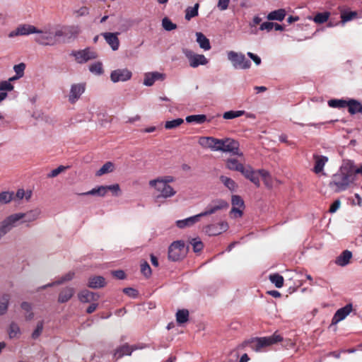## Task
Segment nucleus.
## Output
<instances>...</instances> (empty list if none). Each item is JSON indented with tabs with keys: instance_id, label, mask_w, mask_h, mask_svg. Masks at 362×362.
<instances>
[{
	"instance_id": "9",
	"label": "nucleus",
	"mask_w": 362,
	"mask_h": 362,
	"mask_svg": "<svg viewBox=\"0 0 362 362\" xmlns=\"http://www.w3.org/2000/svg\"><path fill=\"white\" fill-rule=\"evenodd\" d=\"M183 53L189 60V66L196 68L199 65H205L208 63L207 59L203 54H195L193 51L184 49Z\"/></svg>"
},
{
	"instance_id": "10",
	"label": "nucleus",
	"mask_w": 362,
	"mask_h": 362,
	"mask_svg": "<svg viewBox=\"0 0 362 362\" xmlns=\"http://www.w3.org/2000/svg\"><path fill=\"white\" fill-rule=\"evenodd\" d=\"M220 139L213 136H200L198 144L203 148L210 149L212 151H218Z\"/></svg>"
},
{
	"instance_id": "56",
	"label": "nucleus",
	"mask_w": 362,
	"mask_h": 362,
	"mask_svg": "<svg viewBox=\"0 0 362 362\" xmlns=\"http://www.w3.org/2000/svg\"><path fill=\"white\" fill-rule=\"evenodd\" d=\"M191 245H192L193 250L194 252H199L202 250L204 247V245L202 242L199 240V238H193L191 242Z\"/></svg>"
},
{
	"instance_id": "24",
	"label": "nucleus",
	"mask_w": 362,
	"mask_h": 362,
	"mask_svg": "<svg viewBox=\"0 0 362 362\" xmlns=\"http://www.w3.org/2000/svg\"><path fill=\"white\" fill-rule=\"evenodd\" d=\"M164 78V75L158 72L147 73L144 76V84L146 86H151L156 81L163 80Z\"/></svg>"
},
{
	"instance_id": "39",
	"label": "nucleus",
	"mask_w": 362,
	"mask_h": 362,
	"mask_svg": "<svg viewBox=\"0 0 362 362\" xmlns=\"http://www.w3.org/2000/svg\"><path fill=\"white\" fill-rule=\"evenodd\" d=\"M189 320V311L185 309L179 310L176 313V320L178 324H183Z\"/></svg>"
},
{
	"instance_id": "63",
	"label": "nucleus",
	"mask_w": 362,
	"mask_h": 362,
	"mask_svg": "<svg viewBox=\"0 0 362 362\" xmlns=\"http://www.w3.org/2000/svg\"><path fill=\"white\" fill-rule=\"evenodd\" d=\"M230 0H218L217 6L220 11H225L228 8Z\"/></svg>"
},
{
	"instance_id": "26",
	"label": "nucleus",
	"mask_w": 362,
	"mask_h": 362,
	"mask_svg": "<svg viewBox=\"0 0 362 362\" xmlns=\"http://www.w3.org/2000/svg\"><path fill=\"white\" fill-rule=\"evenodd\" d=\"M226 166L230 170L240 172V173L245 168L242 163L239 162L237 158H228L226 161Z\"/></svg>"
},
{
	"instance_id": "11",
	"label": "nucleus",
	"mask_w": 362,
	"mask_h": 362,
	"mask_svg": "<svg viewBox=\"0 0 362 362\" xmlns=\"http://www.w3.org/2000/svg\"><path fill=\"white\" fill-rule=\"evenodd\" d=\"M228 207V204L227 202L223 199H217L213 202L212 204L208 206L206 209L199 214V217H203L206 216H209L216 213L218 210H221L223 209H227Z\"/></svg>"
},
{
	"instance_id": "47",
	"label": "nucleus",
	"mask_w": 362,
	"mask_h": 362,
	"mask_svg": "<svg viewBox=\"0 0 362 362\" xmlns=\"http://www.w3.org/2000/svg\"><path fill=\"white\" fill-rule=\"evenodd\" d=\"M330 16V13L327 11L322 13H317L314 17V21L316 23H324L327 21Z\"/></svg>"
},
{
	"instance_id": "7",
	"label": "nucleus",
	"mask_w": 362,
	"mask_h": 362,
	"mask_svg": "<svg viewBox=\"0 0 362 362\" xmlns=\"http://www.w3.org/2000/svg\"><path fill=\"white\" fill-rule=\"evenodd\" d=\"M156 182V181H149V185L160 193L156 197L157 199L160 198H170L176 194V191L170 185Z\"/></svg>"
},
{
	"instance_id": "1",
	"label": "nucleus",
	"mask_w": 362,
	"mask_h": 362,
	"mask_svg": "<svg viewBox=\"0 0 362 362\" xmlns=\"http://www.w3.org/2000/svg\"><path fill=\"white\" fill-rule=\"evenodd\" d=\"M356 165L354 163L349 161L340 169V171L334 174L330 186H335L337 191H344L347 189L349 185L356 180Z\"/></svg>"
},
{
	"instance_id": "35",
	"label": "nucleus",
	"mask_w": 362,
	"mask_h": 362,
	"mask_svg": "<svg viewBox=\"0 0 362 362\" xmlns=\"http://www.w3.org/2000/svg\"><path fill=\"white\" fill-rule=\"evenodd\" d=\"M197 41L199 43L201 48L204 50H209L211 49L210 42L208 38L202 33H197Z\"/></svg>"
},
{
	"instance_id": "62",
	"label": "nucleus",
	"mask_w": 362,
	"mask_h": 362,
	"mask_svg": "<svg viewBox=\"0 0 362 362\" xmlns=\"http://www.w3.org/2000/svg\"><path fill=\"white\" fill-rule=\"evenodd\" d=\"M107 192L111 191L114 195L117 196L119 192H120V187L118 184H115L112 185H107Z\"/></svg>"
},
{
	"instance_id": "13",
	"label": "nucleus",
	"mask_w": 362,
	"mask_h": 362,
	"mask_svg": "<svg viewBox=\"0 0 362 362\" xmlns=\"http://www.w3.org/2000/svg\"><path fill=\"white\" fill-rule=\"evenodd\" d=\"M35 33H39L38 29L34 25L29 24H22L17 27V28L11 32L8 35L10 37H13L18 35H28Z\"/></svg>"
},
{
	"instance_id": "5",
	"label": "nucleus",
	"mask_w": 362,
	"mask_h": 362,
	"mask_svg": "<svg viewBox=\"0 0 362 362\" xmlns=\"http://www.w3.org/2000/svg\"><path fill=\"white\" fill-rule=\"evenodd\" d=\"M39 33H35L38 34L35 37V41L39 45L47 46V45H54L57 43V40L54 39L53 30L50 28L45 27L43 30H39Z\"/></svg>"
},
{
	"instance_id": "15",
	"label": "nucleus",
	"mask_w": 362,
	"mask_h": 362,
	"mask_svg": "<svg viewBox=\"0 0 362 362\" xmlns=\"http://www.w3.org/2000/svg\"><path fill=\"white\" fill-rule=\"evenodd\" d=\"M228 225L226 222H221L216 224L208 225L205 227L204 231L209 235H218L228 230Z\"/></svg>"
},
{
	"instance_id": "30",
	"label": "nucleus",
	"mask_w": 362,
	"mask_h": 362,
	"mask_svg": "<svg viewBox=\"0 0 362 362\" xmlns=\"http://www.w3.org/2000/svg\"><path fill=\"white\" fill-rule=\"evenodd\" d=\"M74 293V288L66 287L64 288L59 294L58 301L61 303L67 302L71 298Z\"/></svg>"
},
{
	"instance_id": "25",
	"label": "nucleus",
	"mask_w": 362,
	"mask_h": 362,
	"mask_svg": "<svg viewBox=\"0 0 362 362\" xmlns=\"http://www.w3.org/2000/svg\"><path fill=\"white\" fill-rule=\"evenodd\" d=\"M138 349L139 347L136 346H129L125 344L116 349L115 355L117 356L118 358L123 357L124 355L130 356L134 350Z\"/></svg>"
},
{
	"instance_id": "41",
	"label": "nucleus",
	"mask_w": 362,
	"mask_h": 362,
	"mask_svg": "<svg viewBox=\"0 0 362 362\" xmlns=\"http://www.w3.org/2000/svg\"><path fill=\"white\" fill-rule=\"evenodd\" d=\"M348 100L342 99H332L328 101V105L333 108H343L347 106Z\"/></svg>"
},
{
	"instance_id": "59",
	"label": "nucleus",
	"mask_w": 362,
	"mask_h": 362,
	"mask_svg": "<svg viewBox=\"0 0 362 362\" xmlns=\"http://www.w3.org/2000/svg\"><path fill=\"white\" fill-rule=\"evenodd\" d=\"M68 167L64 165H59L58 168L52 170L49 174V177H55L61 173L64 172Z\"/></svg>"
},
{
	"instance_id": "51",
	"label": "nucleus",
	"mask_w": 362,
	"mask_h": 362,
	"mask_svg": "<svg viewBox=\"0 0 362 362\" xmlns=\"http://www.w3.org/2000/svg\"><path fill=\"white\" fill-rule=\"evenodd\" d=\"M10 297L8 294H5L0 299V315L4 314L8 308V304Z\"/></svg>"
},
{
	"instance_id": "6",
	"label": "nucleus",
	"mask_w": 362,
	"mask_h": 362,
	"mask_svg": "<svg viewBox=\"0 0 362 362\" xmlns=\"http://www.w3.org/2000/svg\"><path fill=\"white\" fill-rule=\"evenodd\" d=\"M228 59L235 69H247L251 66L250 61L242 53L230 51L228 52Z\"/></svg>"
},
{
	"instance_id": "57",
	"label": "nucleus",
	"mask_w": 362,
	"mask_h": 362,
	"mask_svg": "<svg viewBox=\"0 0 362 362\" xmlns=\"http://www.w3.org/2000/svg\"><path fill=\"white\" fill-rule=\"evenodd\" d=\"M43 326L44 322L42 320L37 322L35 329L32 333V338L33 339H36L40 336L43 330Z\"/></svg>"
},
{
	"instance_id": "34",
	"label": "nucleus",
	"mask_w": 362,
	"mask_h": 362,
	"mask_svg": "<svg viewBox=\"0 0 362 362\" xmlns=\"http://www.w3.org/2000/svg\"><path fill=\"white\" fill-rule=\"evenodd\" d=\"M286 16V11L283 8L275 10L270 12L267 16V19L269 21H282Z\"/></svg>"
},
{
	"instance_id": "21",
	"label": "nucleus",
	"mask_w": 362,
	"mask_h": 362,
	"mask_svg": "<svg viewBox=\"0 0 362 362\" xmlns=\"http://www.w3.org/2000/svg\"><path fill=\"white\" fill-rule=\"evenodd\" d=\"M313 159L315 160L314 173L318 174L322 172L324 166L328 162V158L325 156L314 154Z\"/></svg>"
},
{
	"instance_id": "31",
	"label": "nucleus",
	"mask_w": 362,
	"mask_h": 362,
	"mask_svg": "<svg viewBox=\"0 0 362 362\" xmlns=\"http://www.w3.org/2000/svg\"><path fill=\"white\" fill-rule=\"evenodd\" d=\"M352 257V253L349 250H344L342 253L337 258L336 264L339 266H345L349 264L351 258Z\"/></svg>"
},
{
	"instance_id": "19",
	"label": "nucleus",
	"mask_w": 362,
	"mask_h": 362,
	"mask_svg": "<svg viewBox=\"0 0 362 362\" xmlns=\"http://www.w3.org/2000/svg\"><path fill=\"white\" fill-rule=\"evenodd\" d=\"M78 297L81 303H90L98 301L100 296L97 293H93L88 290H84L78 293Z\"/></svg>"
},
{
	"instance_id": "43",
	"label": "nucleus",
	"mask_w": 362,
	"mask_h": 362,
	"mask_svg": "<svg viewBox=\"0 0 362 362\" xmlns=\"http://www.w3.org/2000/svg\"><path fill=\"white\" fill-rule=\"evenodd\" d=\"M114 170V164L112 162L105 163L97 172V176H101L104 174L111 173Z\"/></svg>"
},
{
	"instance_id": "54",
	"label": "nucleus",
	"mask_w": 362,
	"mask_h": 362,
	"mask_svg": "<svg viewBox=\"0 0 362 362\" xmlns=\"http://www.w3.org/2000/svg\"><path fill=\"white\" fill-rule=\"evenodd\" d=\"M162 25L165 30L171 31L177 28L176 24L173 23L168 18L165 17L162 21Z\"/></svg>"
},
{
	"instance_id": "48",
	"label": "nucleus",
	"mask_w": 362,
	"mask_h": 362,
	"mask_svg": "<svg viewBox=\"0 0 362 362\" xmlns=\"http://www.w3.org/2000/svg\"><path fill=\"white\" fill-rule=\"evenodd\" d=\"M21 333L20 327L15 322H11L8 329L9 338L13 339L17 337Z\"/></svg>"
},
{
	"instance_id": "33",
	"label": "nucleus",
	"mask_w": 362,
	"mask_h": 362,
	"mask_svg": "<svg viewBox=\"0 0 362 362\" xmlns=\"http://www.w3.org/2000/svg\"><path fill=\"white\" fill-rule=\"evenodd\" d=\"M13 88V86L8 81L0 82V103L7 97L8 94L6 91H11Z\"/></svg>"
},
{
	"instance_id": "49",
	"label": "nucleus",
	"mask_w": 362,
	"mask_h": 362,
	"mask_svg": "<svg viewBox=\"0 0 362 362\" xmlns=\"http://www.w3.org/2000/svg\"><path fill=\"white\" fill-rule=\"evenodd\" d=\"M184 122V119L182 118H177L170 121H167L165 123V128L166 129H175Z\"/></svg>"
},
{
	"instance_id": "58",
	"label": "nucleus",
	"mask_w": 362,
	"mask_h": 362,
	"mask_svg": "<svg viewBox=\"0 0 362 362\" xmlns=\"http://www.w3.org/2000/svg\"><path fill=\"white\" fill-rule=\"evenodd\" d=\"M25 69V64L24 63H20L13 66V69L18 77H22L24 75V71Z\"/></svg>"
},
{
	"instance_id": "52",
	"label": "nucleus",
	"mask_w": 362,
	"mask_h": 362,
	"mask_svg": "<svg viewBox=\"0 0 362 362\" xmlns=\"http://www.w3.org/2000/svg\"><path fill=\"white\" fill-rule=\"evenodd\" d=\"M90 72L100 75L103 73V64L100 62L91 64L89 67Z\"/></svg>"
},
{
	"instance_id": "8",
	"label": "nucleus",
	"mask_w": 362,
	"mask_h": 362,
	"mask_svg": "<svg viewBox=\"0 0 362 362\" xmlns=\"http://www.w3.org/2000/svg\"><path fill=\"white\" fill-rule=\"evenodd\" d=\"M71 55L75 57L76 61L79 64H83L89 60L95 59L98 57L97 52L90 47L78 51H74L72 52Z\"/></svg>"
},
{
	"instance_id": "60",
	"label": "nucleus",
	"mask_w": 362,
	"mask_h": 362,
	"mask_svg": "<svg viewBox=\"0 0 362 362\" xmlns=\"http://www.w3.org/2000/svg\"><path fill=\"white\" fill-rule=\"evenodd\" d=\"M175 180L174 177H172V176H165V177H159V178H157V179H155V180H151V181H156L157 182L156 183H160V184H165V185H169L170 182H172Z\"/></svg>"
},
{
	"instance_id": "28",
	"label": "nucleus",
	"mask_w": 362,
	"mask_h": 362,
	"mask_svg": "<svg viewBox=\"0 0 362 362\" xmlns=\"http://www.w3.org/2000/svg\"><path fill=\"white\" fill-rule=\"evenodd\" d=\"M200 219L199 214L187 218L183 220H178L176 221V226L180 228H184L193 226L194 223L198 222Z\"/></svg>"
},
{
	"instance_id": "23",
	"label": "nucleus",
	"mask_w": 362,
	"mask_h": 362,
	"mask_svg": "<svg viewBox=\"0 0 362 362\" xmlns=\"http://www.w3.org/2000/svg\"><path fill=\"white\" fill-rule=\"evenodd\" d=\"M233 208L231 212L237 213L240 217L243 216V211L239 208L244 207V202L239 195H233L231 199Z\"/></svg>"
},
{
	"instance_id": "38",
	"label": "nucleus",
	"mask_w": 362,
	"mask_h": 362,
	"mask_svg": "<svg viewBox=\"0 0 362 362\" xmlns=\"http://www.w3.org/2000/svg\"><path fill=\"white\" fill-rule=\"evenodd\" d=\"M199 4H195L193 7L189 6L185 10V19L189 21L191 18L198 16V9Z\"/></svg>"
},
{
	"instance_id": "22",
	"label": "nucleus",
	"mask_w": 362,
	"mask_h": 362,
	"mask_svg": "<svg viewBox=\"0 0 362 362\" xmlns=\"http://www.w3.org/2000/svg\"><path fill=\"white\" fill-rule=\"evenodd\" d=\"M105 39L107 43L111 47V48L115 51L117 50L119 46V41L117 37V33H104L102 34Z\"/></svg>"
},
{
	"instance_id": "53",
	"label": "nucleus",
	"mask_w": 362,
	"mask_h": 362,
	"mask_svg": "<svg viewBox=\"0 0 362 362\" xmlns=\"http://www.w3.org/2000/svg\"><path fill=\"white\" fill-rule=\"evenodd\" d=\"M13 198V192H2L0 193V203H9Z\"/></svg>"
},
{
	"instance_id": "55",
	"label": "nucleus",
	"mask_w": 362,
	"mask_h": 362,
	"mask_svg": "<svg viewBox=\"0 0 362 362\" xmlns=\"http://www.w3.org/2000/svg\"><path fill=\"white\" fill-rule=\"evenodd\" d=\"M141 272L146 278H148L151 275V269L148 263L146 261L141 264Z\"/></svg>"
},
{
	"instance_id": "61",
	"label": "nucleus",
	"mask_w": 362,
	"mask_h": 362,
	"mask_svg": "<svg viewBox=\"0 0 362 362\" xmlns=\"http://www.w3.org/2000/svg\"><path fill=\"white\" fill-rule=\"evenodd\" d=\"M64 26L59 27L53 30L54 37L57 40V37H65Z\"/></svg>"
},
{
	"instance_id": "46",
	"label": "nucleus",
	"mask_w": 362,
	"mask_h": 362,
	"mask_svg": "<svg viewBox=\"0 0 362 362\" xmlns=\"http://www.w3.org/2000/svg\"><path fill=\"white\" fill-rule=\"evenodd\" d=\"M74 276V273L72 272H69L63 276H62L59 280L55 281L54 283L47 284L43 288L47 287V286H52L54 284H62L66 281H71Z\"/></svg>"
},
{
	"instance_id": "2",
	"label": "nucleus",
	"mask_w": 362,
	"mask_h": 362,
	"mask_svg": "<svg viewBox=\"0 0 362 362\" xmlns=\"http://www.w3.org/2000/svg\"><path fill=\"white\" fill-rule=\"evenodd\" d=\"M282 339L283 338L280 334L274 333L270 337L252 339L246 343L250 345V347L252 350L259 351L262 348L276 344L277 342L281 341Z\"/></svg>"
},
{
	"instance_id": "44",
	"label": "nucleus",
	"mask_w": 362,
	"mask_h": 362,
	"mask_svg": "<svg viewBox=\"0 0 362 362\" xmlns=\"http://www.w3.org/2000/svg\"><path fill=\"white\" fill-rule=\"evenodd\" d=\"M269 280L276 288H281L284 286V277L279 274H271Z\"/></svg>"
},
{
	"instance_id": "37",
	"label": "nucleus",
	"mask_w": 362,
	"mask_h": 362,
	"mask_svg": "<svg viewBox=\"0 0 362 362\" xmlns=\"http://www.w3.org/2000/svg\"><path fill=\"white\" fill-rule=\"evenodd\" d=\"M259 176L262 177L265 186L268 188H272L273 185V180L269 173L264 169L259 170Z\"/></svg>"
},
{
	"instance_id": "32",
	"label": "nucleus",
	"mask_w": 362,
	"mask_h": 362,
	"mask_svg": "<svg viewBox=\"0 0 362 362\" xmlns=\"http://www.w3.org/2000/svg\"><path fill=\"white\" fill-rule=\"evenodd\" d=\"M107 188L106 186H99L96 188H93L91 190L78 194L80 196H86V195H97L99 197H104L107 194Z\"/></svg>"
},
{
	"instance_id": "64",
	"label": "nucleus",
	"mask_w": 362,
	"mask_h": 362,
	"mask_svg": "<svg viewBox=\"0 0 362 362\" xmlns=\"http://www.w3.org/2000/svg\"><path fill=\"white\" fill-rule=\"evenodd\" d=\"M274 23H272V22H264L263 23H262L260 25V27H259V29L261 30H267V31H270L273 29L274 28Z\"/></svg>"
},
{
	"instance_id": "18",
	"label": "nucleus",
	"mask_w": 362,
	"mask_h": 362,
	"mask_svg": "<svg viewBox=\"0 0 362 362\" xmlns=\"http://www.w3.org/2000/svg\"><path fill=\"white\" fill-rule=\"evenodd\" d=\"M352 311V305L347 304L344 307L337 310L335 314L334 315L332 323L337 324L339 322L345 319V317Z\"/></svg>"
},
{
	"instance_id": "36",
	"label": "nucleus",
	"mask_w": 362,
	"mask_h": 362,
	"mask_svg": "<svg viewBox=\"0 0 362 362\" xmlns=\"http://www.w3.org/2000/svg\"><path fill=\"white\" fill-rule=\"evenodd\" d=\"M64 30L67 39L76 38L81 31L78 26H64Z\"/></svg>"
},
{
	"instance_id": "3",
	"label": "nucleus",
	"mask_w": 362,
	"mask_h": 362,
	"mask_svg": "<svg viewBox=\"0 0 362 362\" xmlns=\"http://www.w3.org/2000/svg\"><path fill=\"white\" fill-rule=\"evenodd\" d=\"M218 151L229 153L233 156H238L240 158L243 157V153L240 151L239 142L229 137L220 139Z\"/></svg>"
},
{
	"instance_id": "16",
	"label": "nucleus",
	"mask_w": 362,
	"mask_h": 362,
	"mask_svg": "<svg viewBox=\"0 0 362 362\" xmlns=\"http://www.w3.org/2000/svg\"><path fill=\"white\" fill-rule=\"evenodd\" d=\"M241 174L244 175V177L249 180H250L254 185H255L257 187L260 186L259 182V173L258 170H254L253 168L250 165L245 166Z\"/></svg>"
},
{
	"instance_id": "17",
	"label": "nucleus",
	"mask_w": 362,
	"mask_h": 362,
	"mask_svg": "<svg viewBox=\"0 0 362 362\" xmlns=\"http://www.w3.org/2000/svg\"><path fill=\"white\" fill-rule=\"evenodd\" d=\"M85 91V85L83 83H77L71 86L70 93L69 95V100L71 103L74 104L78 100L80 96Z\"/></svg>"
},
{
	"instance_id": "42",
	"label": "nucleus",
	"mask_w": 362,
	"mask_h": 362,
	"mask_svg": "<svg viewBox=\"0 0 362 362\" xmlns=\"http://www.w3.org/2000/svg\"><path fill=\"white\" fill-rule=\"evenodd\" d=\"M220 180L230 191H235L236 189L237 184L231 178L222 175L220 177Z\"/></svg>"
},
{
	"instance_id": "45",
	"label": "nucleus",
	"mask_w": 362,
	"mask_h": 362,
	"mask_svg": "<svg viewBox=\"0 0 362 362\" xmlns=\"http://www.w3.org/2000/svg\"><path fill=\"white\" fill-rule=\"evenodd\" d=\"M245 114L244 110H237V111H228L223 113V117L225 119H232L236 117H241Z\"/></svg>"
},
{
	"instance_id": "50",
	"label": "nucleus",
	"mask_w": 362,
	"mask_h": 362,
	"mask_svg": "<svg viewBox=\"0 0 362 362\" xmlns=\"http://www.w3.org/2000/svg\"><path fill=\"white\" fill-rule=\"evenodd\" d=\"M358 13L356 11H344L341 14V23L344 24L346 22L353 20L357 16Z\"/></svg>"
},
{
	"instance_id": "12",
	"label": "nucleus",
	"mask_w": 362,
	"mask_h": 362,
	"mask_svg": "<svg viewBox=\"0 0 362 362\" xmlns=\"http://www.w3.org/2000/svg\"><path fill=\"white\" fill-rule=\"evenodd\" d=\"M18 221H19V216L16 215V214L6 218L0 223V234L6 235L16 226Z\"/></svg>"
},
{
	"instance_id": "14",
	"label": "nucleus",
	"mask_w": 362,
	"mask_h": 362,
	"mask_svg": "<svg viewBox=\"0 0 362 362\" xmlns=\"http://www.w3.org/2000/svg\"><path fill=\"white\" fill-rule=\"evenodd\" d=\"M132 76V72L127 69H116L111 72L110 78L114 83L119 81H126L131 78Z\"/></svg>"
},
{
	"instance_id": "29",
	"label": "nucleus",
	"mask_w": 362,
	"mask_h": 362,
	"mask_svg": "<svg viewBox=\"0 0 362 362\" xmlns=\"http://www.w3.org/2000/svg\"><path fill=\"white\" fill-rule=\"evenodd\" d=\"M346 107L351 115L362 112V103L355 99H349Z\"/></svg>"
},
{
	"instance_id": "4",
	"label": "nucleus",
	"mask_w": 362,
	"mask_h": 362,
	"mask_svg": "<svg viewBox=\"0 0 362 362\" xmlns=\"http://www.w3.org/2000/svg\"><path fill=\"white\" fill-rule=\"evenodd\" d=\"M187 250L185 243L182 240L173 242L168 249V257L170 259L175 262L179 261L186 255Z\"/></svg>"
},
{
	"instance_id": "20",
	"label": "nucleus",
	"mask_w": 362,
	"mask_h": 362,
	"mask_svg": "<svg viewBox=\"0 0 362 362\" xmlns=\"http://www.w3.org/2000/svg\"><path fill=\"white\" fill-rule=\"evenodd\" d=\"M40 214L39 209L30 210L26 213H18L16 215L19 216V221L22 223H29L36 220Z\"/></svg>"
},
{
	"instance_id": "40",
	"label": "nucleus",
	"mask_w": 362,
	"mask_h": 362,
	"mask_svg": "<svg viewBox=\"0 0 362 362\" xmlns=\"http://www.w3.org/2000/svg\"><path fill=\"white\" fill-rule=\"evenodd\" d=\"M186 121L188 123L195 122L197 124H203L206 121V116L205 115H192L186 117Z\"/></svg>"
},
{
	"instance_id": "27",
	"label": "nucleus",
	"mask_w": 362,
	"mask_h": 362,
	"mask_svg": "<svg viewBox=\"0 0 362 362\" xmlns=\"http://www.w3.org/2000/svg\"><path fill=\"white\" fill-rule=\"evenodd\" d=\"M105 285V279L101 276H94L89 278L88 286L91 288H100Z\"/></svg>"
}]
</instances>
